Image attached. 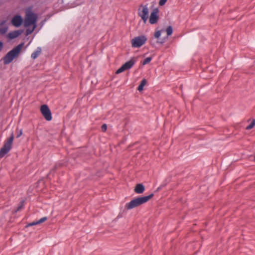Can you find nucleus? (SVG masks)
Segmentation results:
<instances>
[{
    "instance_id": "1",
    "label": "nucleus",
    "mask_w": 255,
    "mask_h": 255,
    "mask_svg": "<svg viewBox=\"0 0 255 255\" xmlns=\"http://www.w3.org/2000/svg\"><path fill=\"white\" fill-rule=\"evenodd\" d=\"M154 196L153 193H151L148 196L138 197L131 200L129 203L126 204L125 208L128 210H130L137 207L150 200Z\"/></svg>"
},
{
    "instance_id": "2",
    "label": "nucleus",
    "mask_w": 255,
    "mask_h": 255,
    "mask_svg": "<svg viewBox=\"0 0 255 255\" xmlns=\"http://www.w3.org/2000/svg\"><path fill=\"white\" fill-rule=\"evenodd\" d=\"M23 46V43H21L17 46L14 47L12 50L8 52L2 58L3 64L7 65L9 64L12 60L18 56Z\"/></svg>"
},
{
    "instance_id": "3",
    "label": "nucleus",
    "mask_w": 255,
    "mask_h": 255,
    "mask_svg": "<svg viewBox=\"0 0 255 255\" xmlns=\"http://www.w3.org/2000/svg\"><path fill=\"white\" fill-rule=\"evenodd\" d=\"M14 136L13 132L11 133V136L5 142L0 149V158H2L6 154H7L11 149L12 143L13 140Z\"/></svg>"
},
{
    "instance_id": "4",
    "label": "nucleus",
    "mask_w": 255,
    "mask_h": 255,
    "mask_svg": "<svg viewBox=\"0 0 255 255\" xmlns=\"http://www.w3.org/2000/svg\"><path fill=\"white\" fill-rule=\"evenodd\" d=\"M146 40L147 38L144 35L135 37L131 40V46L132 47H140L145 43Z\"/></svg>"
},
{
    "instance_id": "5",
    "label": "nucleus",
    "mask_w": 255,
    "mask_h": 255,
    "mask_svg": "<svg viewBox=\"0 0 255 255\" xmlns=\"http://www.w3.org/2000/svg\"><path fill=\"white\" fill-rule=\"evenodd\" d=\"M138 15L141 17L144 23L148 18V8L147 5L141 4L138 9Z\"/></svg>"
},
{
    "instance_id": "6",
    "label": "nucleus",
    "mask_w": 255,
    "mask_h": 255,
    "mask_svg": "<svg viewBox=\"0 0 255 255\" xmlns=\"http://www.w3.org/2000/svg\"><path fill=\"white\" fill-rule=\"evenodd\" d=\"M37 16L33 12L30 11L26 13V16L24 21V26L28 27L31 25L35 26Z\"/></svg>"
},
{
    "instance_id": "7",
    "label": "nucleus",
    "mask_w": 255,
    "mask_h": 255,
    "mask_svg": "<svg viewBox=\"0 0 255 255\" xmlns=\"http://www.w3.org/2000/svg\"><path fill=\"white\" fill-rule=\"evenodd\" d=\"M136 60L134 57L131 58L129 61L124 64L119 69H118L116 74H120L124 71L130 69L135 64Z\"/></svg>"
},
{
    "instance_id": "8",
    "label": "nucleus",
    "mask_w": 255,
    "mask_h": 255,
    "mask_svg": "<svg viewBox=\"0 0 255 255\" xmlns=\"http://www.w3.org/2000/svg\"><path fill=\"white\" fill-rule=\"evenodd\" d=\"M40 112L46 120L50 121L52 120L51 112L47 105H43L41 106Z\"/></svg>"
},
{
    "instance_id": "9",
    "label": "nucleus",
    "mask_w": 255,
    "mask_h": 255,
    "mask_svg": "<svg viewBox=\"0 0 255 255\" xmlns=\"http://www.w3.org/2000/svg\"><path fill=\"white\" fill-rule=\"evenodd\" d=\"M158 13L159 9L158 8H155L153 9L149 18V22L150 24H155L158 22L159 18Z\"/></svg>"
},
{
    "instance_id": "10",
    "label": "nucleus",
    "mask_w": 255,
    "mask_h": 255,
    "mask_svg": "<svg viewBox=\"0 0 255 255\" xmlns=\"http://www.w3.org/2000/svg\"><path fill=\"white\" fill-rule=\"evenodd\" d=\"M23 22V19L20 15L14 16L11 19V23L15 27H19Z\"/></svg>"
},
{
    "instance_id": "11",
    "label": "nucleus",
    "mask_w": 255,
    "mask_h": 255,
    "mask_svg": "<svg viewBox=\"0 0 255 255\" xmlns=\"http://www.w3.org/2000/svg\"><path fill=\"white\" fill-rule=\"evenodd\" d=\"M145 190V187L142 184H137L134 189V191L137 194H142Z\"/></svg>"
},
{
    "instance_id": "12",
    "label": "nucleus",
    "mask_w": 255,
    "mask_h": 255,
    "mask_svg": "<svg viewBox=\"0 0 255 255\" xmlns=\"http://www.w3.org/2000/svg\"><path fill=\"white\" fill-rule=\"evenodd\" d=\"M22 31L20 30H15L12 32H10L8 33V38L10 39H13L17 37L19 35L21 34Z\"/></svg>"
},
{
    "instance_id": "13",
    "label": "nucleus",
    "mask_w": 255,
    "mask_h": 255,
    "mask_svg": "<svg viewBox=\"0 0 255 255\" xmlns=\"http://www.w3.org/2000/svg\"><path fill=\"white\" fill-rule=\"evenodd\" d=\"M41 52V48L38 47L35 51H34L31 55V57L33 59H36L40 54Z\"/></svg>"
},
{
    "instance_id": "14",
    "label": "nucleus",
    "mask_w": 255,
    "mask_h": 255,
    "mask_svg": "<svg viewBox=\"0 0 255 255\" xmlns=\"http://www.w3.org/2000/svg\"><path fill=\"white\" fill-rule=\"evenodd\" d=\"M147 83V81L145 79H143L140 84L139 85L138 88H137V90L139 91H141L143 90V87L144 86L146 85Z\"/></svg>"
},
{
    "instance_id": "15",
    "label": "nucleus",
    "mask_w": 255,
    "mask_h": 255,
    "mask_svg": "<svg viewBox=\"0 0 255 255\" xmlns=\"http://www.w3.org/2000/svg\"><path fill=\"white\" fill-rule=\"evenodd\" d=\"M24 200L21 201L19 203V204H18V207H17L16 209L15 210V213L19 212V211H20L23 208V207L24 206Z\"/></svg>"
},
{
    "instance_id": "16",
    "label": "nucleus",
    "mask_w": 255,
    "mask_h": 255,
    "mask_svg": "<svg viewBox=\"0 0 255 255\" xmlns=\"http://www.w3.org/2000/svg\"><path fill=\"white\" fill-rule=\"evenodd\" d=\"M255 126V119H253L252 120L251 123L246 128V129L247 130L251 129L252 128H253Z\"/></svg>"
},
{
    "instance_id": "17",
    "label": "nucleus",
    "mask_w": 255,
    "mask_h": 255,
    "mask_svg": "<svg viewBox=\"0 0 255 255\" xmlns=\"http://www.w3.org/2000/svg\"><path fill=\"white\" fill-rule=\"evenodd\" d=\"M166 31L167 36L171 35L173 32L172 27L171 26H168L166 28Z\"/></svg>"
},
{
    "instance_id": "18",
    "label": "nucleus",
    "mask_w": 255,
    "mask_h": 255,
    "mask_svg": "<svg viewBox=\"0 0 255 255\" xmlns=\"http://www.w3.org/2000/svg\"><path fill=\"white\" fill-rule=\"evenodd\" d=\"M7 31V27L4 26L3 27L0 28V35L4 34L6 31Z\"/></svg>"
},
{
    "instance_id": "19",
    "label": "nucleus",
    "mask_w": 255,
    "mask_h": 255,
    "mask_svg": "<svg viewBox=\"0 0 255 255\" xmlns=\"http://www.w3.org/2000/svg\"><path fill=\"white\" fill-rule=\"evenodd\" d=\"M151 60H152L151 57H148L146 58L142 62V65H144L145 64L149 63L151 61Z\"/></svg>"
},
{
    "instance_id": "20",
    "label": "nucleus",
    "mask_w": 255,
    "mask_h": 255,
    "mask_svg": "<svg viewBox=\"0 0 255 255\" xmlns=\"http://www.w3.org/2000/svg\"><path fill=\"white\" fill-rule=\"evenodd\" d=\"M35 28V26H34L31 29H27L26 30V35L30 34L34 31Z\"/></svg>"
},
{
    "instance_id": "21",
    "label": "nucleus",
    "mask_w": 255,
    "mask_h": 255,
    "mask_svg": "<svg viewBox=\"0 0 255 255\" xmlns=\"http://www.w3.org/2000/svg\"><path fill=\"white\" fill-rule=\"evenodd\" d=\"M47 220V218L46 217H44L41 218L38 221H37V223H38V224H41V223H42L44 222Z\"/></svg>"
},
{
    "instance_id": "22",
    "label": "nucleus",
    "mask_w": 255,
    "mask_h": 255,
    "mask_svg": "<svg viewBox=\"0 0 255 255\" xmlns=\"http://www.w3.org/2000/svg\"><path fill=\"white\" fill-rule=\"evenodd\" d=\"M161 30H158V31H156L154 33L155 38H158L160 37V36L161 35Z\"/></svg>"
},
{
    "instance_id": "23",
    "label": "nucleus",
    "mask_w": 255,
    "mask_h": 255,
    "mask_svg": "<svg viewBox=\"0 0 255 255\" xmlns=\"http://www.w3.org/2000/svg\"><path fill=\"white\" fill-rule=\"evenodd\" d=\"M60 166H61V165H60V164H58H58H56V165L54 166V168L51 170V171H50V172L49 174H50V173H51V172H54V171L56 170V169H57V168H58L59 167H60Z\"/></svg>"
},
{
    "instance_id": "24",
    "label": "nucleus",
    "mask_w": 255,
    "mask_h": 255,
    "mask_svg": "<svg viewBox=\"0 0 255 255\" xmlns=\"http://www.w3.org/2000/svg\"><path fill=\"white\" fill-rule=\"evenodd\" d=\"M101 128L103 131L105 132L107 130V126L106 124H103L102 127Z\"/></svg>"
},
{
    "instance_id": "25",
    "label": "nucleus",
    "mask_w": 255,
    "mask_h": 255,
    "mask_svg": "<svg viewBox=\"0 0 255 255\" xmlns=\"http://www.w3.org/2000/svg\"><path fill=\"white\" fill-rule=\"evenodd\" d=\"M167 0H160L159 1V5L160 6H162L165 4Z\"/></svg>"
},
{
    "instance_id": "26",
    "label": "nucleus",
    "mask_w": 255,
    "mask_h": 255,
    "mask_svg": "<svg viewBox=\"0 0 255 255\" xmlns=\"http://www.w3.org/2000/svg\"><path fill=\"white\" fill-rule=\"evenodd\" d=\"M38 224V223H37V221H36V222H33L31 223H29L28 224L26 227H29V226H34V225H37Z\"/></svg>"
},
{
    "instance_id": "27",
    "label": "nucleus",
    "mask_w": 255,
    "mask_h": 255,
    "mask_svg": "<svg viewBox=\"0 0 255 255\" xmlns=\"http://www.w3.org/2000/svg\"><path fill=\"white\" fill-rule=\"evenodd\" d=\"M22 133V129H21L19 130V133L17 135L16 137L17 138L19 137L21 135Z\"/></svg>"
},
{
    "instance_id": "28",
    "label": "nucleus",
    "mask_w": 255,
    "mask_h": 255,
    "mask_svg": "<svg viewBox=\"0 0 255 255\" xmlns=\"http://www.w3.org/2000/svg\"><path fill=\"white\" fill-rule=\"evenodd\" d=\"M165 38H164V39H162L161 40L157 41V42H158V43H159L160 44H163L165 42Z\"/></svg>"
},
{
    "instance_id": "29",
    "label": "nucleus",
    "mask_w": 255,
    "mask_h": 255,
    "mask_svg": "<svg viewBox=\"0 0 255 255\" xmlns=\"http://www.w3.org/2000/svg\"><path fill=\"white\" fill-rule=\"evenodd\" d=\"M3 46V42L0 41V51L2 50Z\"/></svg>"
},
{
    "instance_id": "30",
    "label": "nucleus",
    "mask_w": 255,
    "mask_h": 255,
    "mask_svg": "<svg viewBox=\"0 0 255 255\" xmlns=\"http://www.w3.org/2000/svg\"><path fill=\"white\" fill-rule=\"evenodd\" d=\"M165 186V185H161L159 187H158L157 190L159 191L161 190L162 188H163Z\"/></svg>"
},
{
    "instance_id": "31",
    "label": "nucleus",
    "mask_w": 255,
    "mask_h": 255,
    "mask_svg": "<svg viewBox=\"0 0 255 255\" xmlns=\"http://www.w3.org/2000/svg\"><path fill=\"white\" fill-rule=\"evenodd\" d=\"M5 23V20H2L0 22V26L3 25Z\"/></svg>"
},
{
    "instance_id": "32",
    "label": "nucleus",
    "mask_w": 255,
    "mask_h": 255,
    "mask_svg": "<svg viewBox=\"0 0 255 255\" xmlns=\"http://www.w3.org/2000/svg\"><path fill=\"white\" fill-rule=\"evenodd\" d=\"M150 42L151 45H152L153 46L154 45V43H152V40H150Z\"/></svg>"
},
{
    "instance_id": "33",
    "label": "nucleus",
    "mask_w": 255,
    "mask_h": 255,
    "mask_svg": "<svg viewBox=\"0 0 255 255\" xmlns=\"http://www.w3.org/2000/svg\"><path fill=\"white\" fill-rule=\"evenodd\" d=\"M254 161L255 162V156H254Z\"/></svg>"
}]
</instances>
